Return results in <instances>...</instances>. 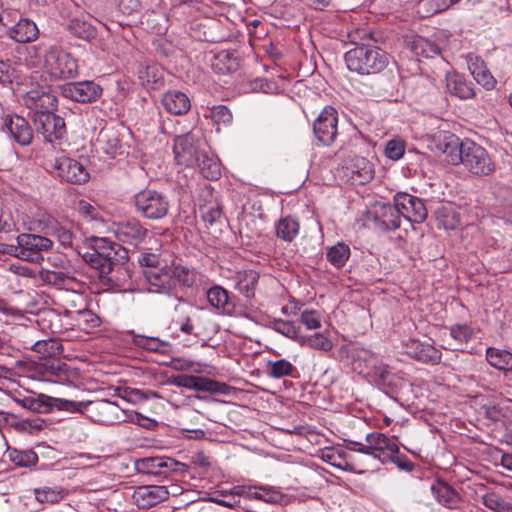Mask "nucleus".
<instances>
[{
    "label": "nucleus",
    "instance_id": "1",
    "mask_svg": "<svg viewBox=\"0 0 512 512\" xmlns=\"http://www.w3.org/2000/svg\"><path fill=\"white\" fill-rule=\"evenodd\" d=\"M388 61V54L376 46H357L345 54L348 69L362 75L382 71Z\"/></svg>",
    "mask_w": 512,
    "mask_h": 512
},
{
    "label": "nucleus",
    "instance_id": "2",
    "mask_svg": "<svg viewBox=\"0 0 512 512\" xmlns=\"http://www.w3.org/2000/svg\"><path fill=\"white\" fill-rule=\"evenodd\" d=\"M365 441L369 443L371 456L383 464L391 462L401 469H411V463L406 456L399 454V446L393 438L380 432H372L366 435Z\"/></svg>",
    "mask_w": 512,
    "mask_h": 512
},
{
    "label": "nucleus",
    "instance_id": "3",
    "mask_svg": "<svg viewBox=\"0 0 512 512\" xmlns=\"http://www.w3.org/2000/svg\"><path fill=\"white\" fill-rule=\"evenodd\" d=\"M43 68L54 80L70 79L78 74L77 60L57 46H51L45 52Z\"/></svg>",
    "mask_w": 512,
    "mask_h": 512
},
{
    "label": "nucleus",
    "instance_id": "4",
    "mask_svg": "<svg viewBox=\"0 0 512 512\" xmlns=\"http://www.w3.org/2000/svg\"><path fill=\"white\" fill-rule=\"evenodd\" d=\"M460 164L476 176H487L495 170V163L487 150L471 140L463 141Z\"/></svg>",
    "mask_w": 512,
    "mask_h": 512
},
{
    "label": "nucleus",
    "instance_id": "5",
    "mask_svg": "<svg viewBox=\"0 0 512 512\" xmlns=\"http://www.w3.org/2000/svg\"><path fill=\"white\" fill-rule=\"evenodd\" d=\"M136 210L145 218L157 220L165 217L169 211L167 197L156 191L145 189L134 196Z\"/></svg>",
    "mask_w": 512,
    "mask_h": 512
},
{
    "label": "nucleus",
    "instance_id": "6",
    "mask_svg": "<svg viewBox=\"0 0 512 512\" xmlns=\"http://www.w3.org/2000/svg\"><path fill=\"white\" fill-rule=\"evenodd\" d=\"M17 243L18 256L30 262H39L43 259L40 253L53 247L51 239L36 234H21L17 237Z\"/></svg>",
    "mask_w": 512,
    "mask_h": 512
},
{
    "label": "nucleus",
    "instance_id": "7",
    "mask_svg": "<svg viewBox=\"0 0 512 512\" xmlns=\"http://www.w3.org/2000/svg\"><path fill=\"white\" fill-rule=\"evenodd\" d=\"M173 150L177 163L186 167H193L198 164L203 154L198 140L192 133L176 137Z\"/></svg>",
    "mask_w": 512,
    "mask_h": 512
},
{
    "label": "nucleus",
    "instance_id": "8",
    "mask_svg": "<svg viewBox=\"0 0 512 512\" xmlns=\"http://www.w3.org/2000/svg\"><path fill=\"white\" fill-rule=\"evenodd\" d=\"M313 131L320 143L332 144L338 133L337 111L331 106L325 107L314 121Z\"/></svg>",
    "mask_w": 512,
    "mask_h": 512
},
{
    "label": "nucleus",
    "instance_id": "9",
    "mask_svg": "<svg viewBox=\"0 0 512 512\" xmlns=\"http://www.w3.org/2000/svg\"><path fill=\"white\" fill-rule=\"evenodd\" d=\"M33 123L36 132L42 134L44 139L50 143L62 139L66 133L63 118L55 115L53 111L33 116Z\"/></svg>",
    "mask_w": 512,
    "mask_h": 512
},
{
    "label": "nucleus",
    "instance_id": "10",
    "mask_svg": "<svg viewBox=\"0 0 512 512\" xmlns=\"http://www.w3.org/2000/svg\"><path fill=\"white\" fill-rule=\"evenodd\" d=\"M395 203L401 217L409 222L422 223L427 218V209L421 199L407 193H397Z\"/></svg>",
    "mask_w": 512,
    "mask_h": 512
},
{
    "label": "nucleus",
    "instance_id": "11",
    "mask_svg": "<svg viewBox=\"0 0 512 512\" xmlns=\"http://www.w3.org/2000/svg\"><path fill=\"white\" fill-rule=\"evenodd\" d=\"M55 169L58 177L67 183L82 184L89 180L86 167L76 159L69 157L57 158Z\"/></svg>",
    "mask_w": 512,
    "mask_h": 512
},
{
    "label": "nucleus",
    "instance_id": "12",
    "mask_svg": "<svg viewBox=\"0 0 512 512\" xmlns=\"http://www.w3.org/2000/svg\"><path fill=\"white\" fill-rule=\"evenodd\" d=\"M102 88L93 81L73 82L62 87V95L76 102L88 103L96 101Z\"/></svg>",
    "mask_w": 512,
    "mask_h": 512
},
{
    "label": "nucleus",
    "instance_id": "13",
    "mask_svg": "<svg viewBox=\"0 0 512 512\" xmlns=\"http://www.w3.org/2000/svg\"><path fill=\"white\" fill-rule=\"evenodd\" d=\"M2 130L22 146H27L32 142L33 131L28 121L22 116L6 115L3 119Z\"/></svg>",
    "mask_w": 512,
    "mask_h": 512
},
{
    "label": "nucleus",
    "instance_id": "14",
    "mask_svg": "<svg viewBox=\"0 0 512 512\" xmlns=\"http://www.w3.org/2000/svg\"><path fill=\"white\" fill-rule=\"evenodd\" d=\"M113 232L119 241L135 246L147 235V229L135 218L114 223Z\"/></svg>",
    "mask_w": 512,
    "mask_h": 512
},
{
    "label": "nucleus",
    "instance_id": "15",
    "mask_svg": "<svg viewBox=\"0 0 512 512\" xmlns=\"http://www.w3.org/2000/svg\"><path fill=\"white\" fill-rule=\"evenodd\" d=\"M56 103V97L45 88L31 89L24 95V104L34 112V116L52 112L56 108Z\"/></svg>",
    "mask_w": 512,
    "mask_h": 512
},
{
    "label": "nucleus",
    "instance_id": "16",
    "mask_svg": "<svg viewBox=\"0 0 512 512\" xmlns=\"http://www.w3.org/2000/svg\"><path fill=\"white\" fill-rule=\"evenodd\" d=\"M169 491L165 486L146 485L137 487L132 495L134 503L142 509H147L166 500Z\"/></svg>",
    "mask_w": 512,
    "mask_h": 512
},
{
    "label": "nucleus",
    "instance_id": "17",
    "mask_svg": "<svg viewBox=\"0 0 512 512\" xmlns=\"http://www.w3.org/2000/svg\"><path fill=\"white\" fill-rule=\"evenodd\" d=\"M88 409L97 414V421L102 424L112 425L127 420L119 406L108 400L88 401Z\"/></svg>",
    "mask_w": 512,
    "mask_h": 512
},
{
    "label": "nucleus",
    "instance_id": "18",
    "mask_svg": "<svg viewBox=\"0 0 512 512\" xmlns=\"http://www.w3.org/2000/svg\"><path fill=\"white\" fill-rule=\"evenodd\" d=\"M143 274L151 292L168 293L174 289V278L169 266L147 269Z\"/></svg>",
    "mask_w": 512,
    "mask_h": 512
},
{
    "label": "nucleus",
    "instance_id": "19",
    "mask_svg": "<svg viewBox=\"0 0 512 512\" xmlns=\"http://www.w3.org/2000/svg\"><path fill=\"white\" fill-rule=\"evenodd\" d=\"M207 300L213 308L223 315H241L236 308L234 299L230 297L229 292L221 286L211 287L207 291Z\"/></svg>",
    "mask_w": 512,
    "mask_h": 512
},
{
    "label": "nucleus",
    "instance_id": "20",
    "mask_svg": "<svg viewBox=\"0 0 512 512\" xmlns=\"http://www.w3.org/2000/svg\"><path fill=\"white\" fill-rule=\"evenodd\" d=\"M95 146L98 151H101L112 158L125 153V147L113 128L105 127L101 129L95 140Z\"/></svg>",
    "mask_w": 512,
    "mask_h": 512
},
{
    "label": "nucleus",
    "instance_id": "21",
    "mask_svg": "<svg viewBox=\"0 0 512 512\" xmlns=\"http://www.w3.org/2000/svg\"><path fill=\"white\" fill-rule=\"evenodd\" d=\"M405 352L425 363L437 364L441 360V352L428 343H422L416 339H409L405 344Z\"/></svg>",
    "mask_w": 512,
    "mask_h": 512
},
{
    "label": "nucleus",
    "instance_id": "22",
    "mask_svg": "<svg viewBox=\"0 0 512 512\" xmlns=\"http://www.w3.org/2000/svg\"><path fill=\"white\" fill-rule=\"evenodd\" d=\"M463 141L455 134L445 132L438 137L437 148L445 156V160L452 165H459L462 156Z\"/></svg>",
    "mask_w": 512,
    "mask_h": 512
},
{
    "label": "nucleus",
    "instance_id": "23",
    "mask_svg": "<svg viewBox=\"0 0 512 512\" xmlns=\"http://www.w3.org/2000/svg\"><path fill=\"white\" fill-rule=\"evenodd\" d=\"M467 64L470 73L478 84L483 86L486 90L495 88L497 81L479 56L469 55L467 57Z\"/></svg>",
    "mask_w": 512,
    "mask_h": 512
},
{
    "label": "nucleus",
    "instance_id": "24",
    "mask_svg": "<svg viewBox=\"0 0 512 512\" xmlns=\"http://www.w3.org/2000/svg\"><path fill=\"white\" fill-rule=\"evenodd\" d=\"M161 101L164 109L173 115H184L191 107L188 96L178 90H171L164 93Z\"/></svg>",
    "mask_w": 512,
    "mask_h": 512
},
{
    "label": "nucleus",
    "instance_id": "25",
    "mask_svg": "<svg viewBox=\"0 0 512 512\" xmlns=\"http://www.w3.org/2000/svg\"><path fill=\"white\" fill-rule=\"evenodd\" d=\"M347 175L352 181L364 184L373 178V167L369 160L361 156H354L346 165Z\"/></svg>",
    "mask_w": 512,
    "mask_h": 512
},
{
    "label": "nucleus",
    "instance_id": "26",
    "mask_svg": "<svg viewBox=\"0 0 512 512\" xmlns=\"http://www.w3.org/2000/svg\"><path fill=\"white\" fill-rule=\"evenodd\" d=\"M179 466L185 467L184 464L169 457H150L141 461L142 471L153 475H160L166 471H177Z\"/></svg>",
    "mask_w": 512,
    "mask_h": 512
},
{
    "label": "nucleus",
    "instance_id": "27",
    "mask_svg": "<svg viewBox=\"0 0 512 512\" xmlns=\"http://www.w3.org/2000/svg\"><path fill=\"white\" fill-rule=\"evenodd\" d=\"M446 87L451 95L459 99L466 100L475 95L473 83L457 73L447 75Z\"/></svg>",
    "mask_w": 512,
    "mask_h": 512
},
{
    "label": "nucleus",
    "instance_id": "28",
    "mask_svg": "<svg viewBox=\"0 0 512 512\" xmlns=\"http://www.w3.org/2000/svg\"><path fill=\"white\" fill-rule=\"evenodd\" d=\"M376 219L385 230H396L401 225V215L395 203H381L377 206Z\"/></svg>",
    "mask_w": 512,
    "mask_h": 512
},
{
    "label": "nucleus",
    "instance_id": "29",
    "mask_svg": "<svg viewBox=\"0 0 512 512\" xmlns=\"http://www.w3.org/2000/svg\"><path fill=\"white\" fill-rule=\"evenodd\" d=\"M39 31L36 24L29 19L19 20L9 30V37L18 43H28L38 38Z\"/></svg>",
    "mask_w": 512,
    "mask_h": 512
},
{
    "label": "nucleus",
    "instance_id": "30",
    "mask_svg": "<svg viewBox=\"0 0 512 512\" xmlns=\"http://www.w3.org/2000/svg\"><path fill=\"white\" fill-rule=\"evenodd\" d=\"M193 308L184 303L179 302L174 308V314L171 319V326L179 329L184 334L190 335L193 333L194 326L192 324L191 314Z\"/></svg>",
    "mask_w": 512,
    "mask_h": 512
},
{
    "label": "nucleus",
    "instance_id": "31",
    "mask_svg": "<svg viewBox=\"0 0 512 512\" xmlns=\"http://www.w3.org/2000/svg\"><path fill=\"white\" fill-rule=\"evenodd\" d=\"M259 281V274L254 270L238 271L235 274V289L246 298H253L256 286Z\"/></svg>",
    "mask_w": 512,
    "mask_h": 512
},
{
    "label": "nucleus",
    "instance_id": "32",
    "mask_svg": "<svg viewBox=\"0 0 512 512\" xmlns=\"http://www.w3.org/2000/svg\"><path fill=\"white\" fill-rule=\"evenodd\" d=\"M69 316L74 319L76 326L86 333H90L100 325V318L87 308L69 310Z\"/></svg>",
    "mask_w": 512,
    "mask_h": 512
},
{
    "label": "nucleus",
    "instance_id": "33",
    "mask_svg": "<svg viewBox=\"0 0 512 512\" xmlns=\"http://www.w3.org/2000/svg\"><path fill=\"white\" fill-rule=\"evenodd\" d=\"M486 359L488 363L498 370H512V352L494 347L486 350Z\"/></svg>",
    "mask_w": 512,
    "mask_h": 512
},
{
    "label": "nucleus",
    "instance_id": "34",
    "mask_svg": "<svg viewBox=\"0 0 512 512\" xmlns=\"http://www.w3.org/2000/svg\"><path fill=\"white\" fill-rule=\"evenodd\" d=\"M432 490L441 505L449 509H455L458 507L460 503V496L449 485L439 483L437 486H432Z\"/></svg>",
    "mask_w": 512,
    "mask_h": 512
},
{
    "label": "nucleus",
    "instance_id": "35",
    "mask_svg": "<svg viewBox=\"0 0 512 512\" xmlns=\"http://www.w3.org/2000/svg\"><path fill=\"white\" fill-rule=\"evenodd\" d=\"M69 32L75 37L90 41L96 37V28L81 18H74L68 24Z\"/></svg>",
    "mask_w": 512,
    "mask_h": 512
},
{
    "label": "nucleus",
    "instance_id": "36",
    "mask_svg": "<svg viewBox=\"0 0 512 512\" xmlns=\"http://www.w3.org/2000/svg\"><path fill=\"white\" fill-rule=\"evenodd\" d=\"M295 367L286 359L268 361L266 364V374L275 379L291 376Z\"/></svg>",
    "mask_w": 512,
    "mask_h": 512
},
{
    "label": "nucleus",
    "instance_id": "37",
    "mask_svg": "<svg viewBox=\"0 0 512 512\" xmlns=\"http://www.w3.org/2000/svg\"><path fill=\"white\" fill-rule=\"evenodd\" d=\"M298 231L299 223L291 217L280 219L276 225V234L284 241H292L298 234Z\"/></svg>",
    "mask_w": 512,
    "mask_h": 512
},
{
    "label": "nucleus",
    "instance_id": "38",
    "mask_svg": "<svg viewBox=\"0 0 512 512\" xmlns=\"http://www.w3.org/2000/svg\"><path fill=\"white\" fill-rule=\"evenodd\" d=\"M7 453L10 461L20 467H31L38 462V456L32 450L8 449Z\"/></svg>",
    "mask_w": 512,
    "mask_h": 512
},
{
    "label": "nucleus",
    "instance_id": "39",
    "mask_svg": "<svg viewBox=\"0 0 512 512\" xmlns=\"http://www.w3.org/2000/svg\"><path fill=\"white\" fill-rule=\"evenodd\" d=\"M34 495L37 501L41 503H56L66 496V492L60 487H41L34 489Z\"/></svg>",
    "mask_w": 512,
    "mask_h": 512
},
{
    "label": "nucleus",
    "instance_id": "40",
    "mask_svg": "<svg viewBox=\"0 0 512 512\" xmlns=\"http://www.w3.org/2000/svg\"><path fill=\"white\" fill-rule=\"evenodd\" d=\"M197 165L200 167L202 175L207 179L217 180L221 176L220 163L213 157H209L204 152Z\"/></svg>",
    "mask_w": 512,
    "mask_h": 512
},
{
    "label": "nucleus",
    "instance_id": "41",
    "mask_svg": "<svg viewBox=\"0 0 512 512\" xmlns=\"http://www.w3.org/2000/svg\"><path fill=\"white\" fill-rule=\"evenodd\" d=\"M300 345L308 346L312 349L321 351H330L333 348V342L322 333L304 335L301 338Z\"/></svg>",
    "mask_w": 512,
    "mask_h": 512
},
{
    "label": "nucleus",
    "instance_id": "42",
    "mask_svg": "<svg viewBox=\"0 0 512 512\" xmlns=\"http://www.w3.org/2000/svg\"><path fill=\"white\" fill-rule=\"evenodd\" d=\"M22 65L13 66L8 61L0 60V83L3 85H11L14 82L21 83L20 69Z\"/></svg>",
    "mask_w": 512,
    "mask_h": 512
},
{
    "label": "nucleus",
    "instance_id": "43",
    "mask_svg": "<svg viewBox=\"0 0 512 512\" xmlns=\"http://www.w3.org/2000/svg\"><path fill=\"white\" fill-rule=\"evenodd\" d=\"M85 261L88 262L91 267L99 271V275L109 274L115 265L114 260L107 259L106 256L98 255L96 252H91L85 255Z\"/></svg>",
    "mask_w": 512,
    "mask_h": 512
},
{
    "label": "nucleus",
    "instance_id": "44",
    "mask_svg": "<svg viewBox=\"0 0 512 512\" xmlns=\"http://www.w3.org/2000/svg\"><path fill=\"white\" fill-rule=\"evenodd\" d=\"M350 256V248L348 245L339 242L329 248L327 252L328 261L335 267H342Z\"/></svg>",
    "mask_w": 512,
    "mask_h": 512
},
{
    "label": "nucleus",
    "instance_id": "45",
    "mask_svg": "<svg viewBox=\"0 0 512 512\" xmlns=\"http://www.w3.org/2000/svg\"><path fill=\"white\" fill-rule=\"evenodd\" d=\"M450 336L456 342L454 350H462L459 346L467 344L474 336V330L468 325H455L450 329Z\"/></svg>",
    "mask_w": 512,
    "mask_h": 512
},
{
    "label": "nucleus",
    "instance_id": "46",
    "mask_svg": "<svg viewBox=\"0 0 512 512\" xmlns=\"http://www.w3.org/2000/svg\"><path fill=\"white\" fill-rule=\"evenodd\" d=\"M134 341L137 346L153 352H166L169 346L167 341L161 340L157 337L138 335Z\"/></svg>",
    "mask_w": 512,
    "mask_h": 512
},
{
    "label": "nucleus",
    "instance_id": "47",
    "mask_svg": "<svg viewBox=\"0 0 512 512\" xmlns=\"http://www.w3.org/2000/svg\"><path fill=\"white\" fill-rule=\"evenodd\" d=\"M169 267L172 278H174V288L177 286V284L191 286L194 283V274L188 268L175 264H172Z\"/></svg>",
    "mask_w": 512,
    "mask_h": 512
},
{
    "label": "nucleus",
    "instance_id": "48",
    "mask_svg": "<svg viewBox=\"0 0 512 512\" xmlns=\"http://www.w3.org/2000/svg\"><path fill=\"white\" fill-rule=\"evenodd\" d=\"M274 329L283 334L284 336L297 341L300 344L303 333L299 327H296L292 322L285 320H277L274 322Z\"/></svg>",
    "mask_w": 512,
    "mask_h": 512
},
{
    "label": "nucleus",
    "instance_id": "49",
    "mask_svg": "<svg viewBox=\"0 0 512 512\" xmlns=\"http://www.w3.org/2000/svg\"><path fill=\"white\" fill-rule=\"evenodd\" d=\"M116 248H119V245L114 244L113 242L107 240L106 238H95L93 252H96L98 255L106 256L107 259H111L116 261Z\"/></svg>",
    "mask_w": 512,
    "mask_h": 512
},
{
    "label": "nucleus",
    "instance_id": "50",
    "mask_svg": "<svg viewBox=\"0 0 512 512\" xmlns=\"http://www.w3.org/2000/svg\"><path fill=\"white\" fill-rule=\"evenodd\" d=\"M200 213L202 219L210 225L220 221L222 218V210L217 202L205 203L200 207Z\"/></svg>",
    "mask_w": 512,
    "mask_h": 512
},
{
    "label": "nucleus",
    "instance_id": "51",
    "mask_svg": "<svg viewBox=\"0 0 512 512\" xmlns=\"http://www.w3.org/2000/svg\"><path fill=\"white\" fill-rule=\"evenodd\" d=\"M209 117L216 125H229L233 119L231 111L225 105L211 107Z\"/></svg>",
    "mask_w": 512,
    "mask_h": 512
},
{
    "label": "nucleus",
    "instance_id": "52",
    "mask_svg": "<svg viewBox=\"0 0 512 512\" xmlns=\"http://www.w3.org/2000/svg\"><path fill=\"white\" fill-rule=\"evenodd\" d=\"M299 320L309 330H316L322 326V315L317 310H304L301 312Z\"/></svg>",
    "mask_w": 512,
    "mask_h": 512
},
{
    "label": "nucleus",
    "instance_id": "53",
    "mask_svg": "<svg viewBox=\"0 0 512 512\" xmlns=\"http://www.w3.org/2000/svg\"><path fill=\"white\" fill-rule=\"evenodd\" d=\"M53 402V405L58 407L61 410L69 411V412H82L83 410L88 408V402L83 401H72L61 398H48Z\"/></svg>",
    "mask_w": 512,
    "mask_h": 512
},
{
    "label": "nucleus",
    "instance_id": "54",
    "mask_svg": "<svg viewBox=\"0 0 512 512\" xmlns=\"http://www.w3.org/2000/svg\"><path fill=\"white\" fill-rule=\"evenodd\" d=\"M51 235L63 246L71 247L73 242V235L69 229L59 224L50 227Z\"/></svg>",
    "mask_w": 512,
    "mask_h": 512
},
{
    "label": "nucleus",
    "instance_id": "55",
    "mask_svg": "<svg viewBox=\"0 0 512 512\" xmlns=\"http://www.w3.org/2000/svg\"><path fill=\"white\" fill-rule=\"evenodd\" d=\"M86 308V301L83 294L71 292L65 296V309L69 315V310H82Z\"/></svg>",
    "mask_w": 512,
    "mask_h": 512
},
{
    "label": "nucleus",
    "instance_id": "56",
    "mask_svg": "<svg viewBox=\"0 0 512 512\" xmlns=\"http://www.w3.org/2000/svg\"><path fill=\"white\" fill-rule=\"evenodd\" d=\"M405 152V144L401 140H390L385 148L386 156L391 160H399Z\"/></svg>",
    "mask_w": 512,
    "mask_h": 512
},
{
    "label": "nucleus",
    "instance_id": "57",
    "mask_svg": "<svg viewBox=\"0 0 512 512\" xmlns=\"http://www.w3.org/2000/svg\"><path fill=\"white\" fill-rule=\"evenodd\" d=\"M192 390L215 392L217 390V382L206 377L194 376Z\"/></svg>",
    "mask_w": 512,
    "mask_h": 512
},
{
    "label": "nucleus",
    "instance_id": "58",
    "mask_svg": "<svg viewBox=\"0 0 512 512\" xmlns=\"http://www.w3.org/2000/svg\"><path fill=\"white\" fill-rule=\"evenodd\" d=\"M281 498L279 492L268 487H257L256 500L264 501L266 503H277Z\"/></svg>",
    "mask_w": 512,
    "mask_h": 512
},
{
    "label": "nucleus",
    "instance_id": "59",
    "mask_svg": "<svg viewBox=\"0 0 512 512\" xmlns=\"http://www.w3.org/2000/svg\"><path fill=\"white\" fill-rule=\"evenodd\" d=\"M506 503L507 502L495 493H487L483 496V504L485 507L495 512H499Z\"/></svg>",
    "mask_w": 512,
    "mask_h": 512
},
{
    "label": "nucleus",
    "instance_id": "60",
    "mask_svg": "<svg viewBox=\"0 0 512 512\" xmlns=\"http://www.w3.org/2000/svg\"><path fill=\"white\" fill-rule=\"evenodd\" d=\"M59 348V344L53 340L38 341L34 344L33 350L43 355H52Z\"/></svg>",
    "mask_w": 512,
    "mask_h": 512
},
{
    "label": "nucleus",
    "instance_id": "61",
    "mask_svg": "<svg viewBox=\"0 0 512 512\" xmlns=\"http://www.w3.org/2000/svg\"><path fill=\"white\" fill-rule=\"evenodd\" d=\"M78 212L87 219H95L97 217V209L85 200H81L77 204Z\"/></svg>",
    "mask_w": 512,
    "mask_h": 512
},
{
    "label": "nucleus",
    "instance_id": "62",
    "mask_svg": "<svg viewBox=\"0 0 512 512\" xmlns=\"http://www.w3.org/2000/svg\"><path fill=\"white\" fill-rule=\"evenodd\" d=\"M460 0H427V4L432 9L433 13H439L447 10Z\"/></svg>",
    "mask_w": 512,
    "mask_h": 512
},
{
    "label": "nucleus",
    "instance_id": "63",
    "mask_svg": "<svg viewBox=\"0 0 512 512\" xmlns=\"http://www.w3.org/2000/svg\"><path fill=\"white\" fill-rule=\"evenodd\" d=\"M40 273L42 279L49 284L58 285L64 281V276L60 272L43 270Z\"/></svg>",
    "mask_w": 512,
    "mask_h": 512
},
{
    "label": "nucleus",
    "instance_id": "64",
    "mask_svg": "<svg viewBox=\"0 0 512 512\" xmlns=\"http://www.w3.org/2000/svg\"><path fill=\"white\" fill-rule=\"evenodd\" d=\"M193 381L194 375H178L172 379L171 383L178 387H183L192 390Z\"/></svg>",
    "mask_w": 512,
    "mask_h": 512
}]
</instances>
